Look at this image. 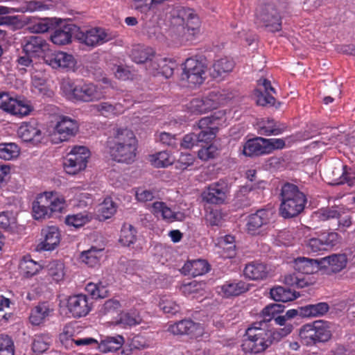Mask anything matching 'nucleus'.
<instances>
[{"mask_svg":"<svg viewBox=\"0 0 355 355\" xmlns=\"http://www.w3.org/2000/svg\"><path fill=\"white\" fill-rule=\"evenodd\" d=\"M116 207L111 199H105L101 205V213L105 219L110 218L116 212Z\"/></svg>","mask_w":355,"mask_h":355,"instance_id":"nucleus-63","label":"nucleus"},{"mask_svg":"<svg viewBox=\"0 0 355 355\" xmlns=\"http://www.w3.org/2000/svg\"><path fill=\"white\" fill-rule=\"evenodd\" d=\"M141 322L142 318L139 313L135 310H130L128 312L121 313L116 323L122 325L123 327H126L136 326L141 324Z\"/></svg>","mask_w":355,"mask_h":355,"instance_id":"nucleus-42","label":"nucleus"},{"mask_svg":"<svg viewBox=\"0 0 355 355\" xmlns=\"http://www.w3.org/2000/svg\"><path fill=\"white\" fill-rule=\"evenodd\" d=\"M279 199V212L284 218H292L300 215L307 202L306 195L297 185L289 182L282 185Z\"/></svg>","mask_w":355,"mask_h":355,"instance_id":"nucleus-3","label":"nucleus"},{"mask_svg":"<svg viewBox=\"0 0 355 355\" xmlns=\"http://www.w3.org/2000/svg\"><path fill=\"white\" fill-rule=\"evenodd\" d=\"M124 342V338L121 335L107 336L98 343V349L103 353L115 352L121 348Z\"/></svg>","mask_w":355,"mask_h":355,"instance_id":"nucleus-33","label":"nucleus"},{"mask_svg":"<svg viewBox=\"0 0 355 355\" xmlns=\"http://www.w3.org/2000/svg\"><path fill=\"white\" fill-rule=\"evenodd\" d=\"M294 268L300 275H311L321 270L320 259L299 257L294 260Z\"/></svg>","mask_w":355,"mask_h":355,"instance_id":"nucleus-29","label":"nucleus"},{"mask_svg":"<svg viewBox=\"0 0 355 355\" xmlns=\"http://www.w3.org/2000/svg\"><path fill=\"white\" fill-rule=\"evenodd\" d=\"M53 305L49 302H40L31 309L29 321L33 325H40L53 314Z\"/></svg>","mask_w":355,"mask_h":355,"instance_id":"nucleus-24","label":"nucleus"},{"mask_svg":"<svg viewBox=\"0 0 355 355\" xmlns=\"http://www.w3.org/2000/svg\"><path fill=\"white\" fill-rule=\"evenodd\" d=\"M257 86L258 88L254 92L257 104L261 106L275 105L276 100L272 95L276 94V91L271 85L270 81L261 78L257 81Z\"/></svg>","mask_w":355,"mask_h":355,"instance_id":"nucleus-16","label":"nucleus"},{"mask_svg":"<svg viewBox=\"0 0 355 355\" xmlns=\"http://www.w3.org/2000/svg\"><path fill=\"white\" fill-rule=\"evenodd\" d=\"M271 298L276 302H287L295 300L298 295L291 288L283 286H277L270 289Z\"/></svg>","mask_w":355,"mask_h":355,"instance_id":"nucleus-37","label":"nucleus"},{"mask_svg":"<svg viewBox=\"0 0 355 355\" xmlns=\"http://www.w3.org/2000/svg\"><path fill=\"white\" fill-rule=\"evenodd\" d=\"M89 157V151L85 146H74L64 162V168L68 174L76 175L84 170Z\"/></svg>","mask_w":355,"mask_h":355,"instance_id":"nucleus-8","label":"nucleus"},{"mask_svg":"<svg viewBox=\"0 0 355 355\" xmlns=\"http://www.w3.org/2000/svg\"><path fill=\"white\" fill-rule=\"evenodd\" d=\"M207 69V67L202 60L197 58H189L183 64L181 78L191 86H199L206 79Z\"/></svg>","mask_w":355,"mask_h":355,"instance_id":"nucleus-6","label":"nucleus"},{"mask_svg":"<svg viewBox=\"0 0 355 355\" xmlns=\"http://www.w3.org/2000/svg\"><path fill=\"white\" fill-rule=\"evenodd\" d=\"M135 198L139 202H146L155 198L153 191L144 187L135 188Z\"/></svg>","mask_w":355,"mask_h":355,"instance_id":"nucleus-62","label":"nucleus"},{"mask_svg":"<svg viewBox=\"0 0 355 355\" xmlns=\"http://www.w3.org/2000/svg\"><path fill=\"white\" fill-rule=\"evenodd\" d=\"M218 292L224 297L239 296L249 290L248 284L243 281L226 282L218 287Z\"/></svg>","mask_w":355,"mask_h":355,"instance_id":"nucleus-28","label":"nucleus"},{"mask_svg":"<svg viewBox=\"0 0 355 355\" xmlns=\"http://www.w3.org/2000/svg\"><path fill=\"white\" fill-rule=\"evenodd\" d=\"M15 223L16 218L12 212L3 211L0 213V227L8 229L15 225Z\"/></svg>","mask_w":355,"mask_h":355,"instance_id":"nucleus-64","label":"nucleus"},{"mask_svg":"<svg viewBox=\"0 0 355 355\" xmlns=\"http://www.w3.org/2000/svg\"><path fill=\"white\" fill-rule=\"evenodd\" d=\"M46 62L53 68L60 67L68 70L73 69L76 61L73 56L63 51H58L48 55Z\"/></svg>","mask_w":355,"mask_h":355,"instance_id":"nucleus-25","label":"nucleus"},{"mask_svg":"<svg viewBox=\"0 0 355 355\" xmlns=\"http://www.w3.org/2000/svg\"><path fill=\"white\" fill-rule=\"evenodd\" d=\"M121 308L119 300L112 298L106 300L100 307L98 313L101 316L112 315L118 312Z\"/></svg>","mask_w":355,"mask_h":355,"instance_id":"nucleus-51","label":"nucleus"},{"mask_svg":"<svg viewBox=\"0 0 355 355\" xmlns=\"http://www.w3.org/2000/svg\"><path fill=\"white\" fill-rule=\"evenodd\" d=\"M94 109L102 116L107 118H113L121 114L124 112V107L121 103H111L110 102H101L94 105Z\"/></svg>","mask_w":355,"mask_h":355,"instance_id":"nucleus-32","label":"nucleus"},{"mask_svg":"<svg viewBox=\"0 0 355 355\" xmlns=\"http://www.w3.org/2000/svg\"><path fill=\"white\" fill-rule=\"evenodd\" d=\"M167 330L173 335H187L191 338H197L202 335L204 329L198 322L191 319H184L169 324Z\"/></svg>","mask_w":355,"mask_h":355,"instance_id":"nucleus-13","label":"nucleus"},{"mask_svg":"<svg viewBox=\"0 0 355 355\" xmlns=\"http://www.w3.org/2000/svg\"><path fill=\"white\" fill-rule=\"evenodd\" d=\"M91 216L86 212H81L76 214L69 215L65 218V223L67 225L78 228L88 223Z\"/></svg>","mask_w":355,"mask_h":355,"instance_id":"nucleus-53","label":"nucleus"},{"mask_svg":"<svg viewBox=\"0 0 355 355\" xmlns=\"http://www.w3.org/2000/svg\"><path fill=\"white\" fill-rule=\"evenodd\" d=\"M102 256V249L92 247L88 250L83 251L80 256V259L88 266L94 267L99 264Z\"/></svg>","mask_w":355,"mask_h":355,"instance_id":"nucleus-38","label":"nucleus"},{"mask_svg":"<svg viewBox=\"0 0 355 355\" xmlns=\"http://www.w3.org/2000/svg\"><path fill=\"white\" fill-rule=\"evenodd\" d=\"M329 304L326 302H319L309 304L302 309L304 315L306 317H317L322 315L329 311Z\"/></svg>","mask_w":355,"mask_h":355,"instance_id":"nucleus-44","label":"nucleus"},{"mask_svg":"<svg viewBox=\"0 0 355 355\" xmlns=\"http://www.w3.org/2000/svg\"><path fill=\"white\" fill-rule=\"evenodd\" d=\"M255 24L272 33L282 30V17L272 1L267 2L257 9Z\"/></svg>","mask_w":355,"mask_h":355,"instance_id":"nucleus-5","label":"nucleus"},{"mask_svg":"<svg viewBox=\"0 0 355 355\" xmlns=\"http://www.w3.org/2000/svg\"><path fill=\"white\" fill-rule=\"evenodd\" d=\"M286 129V125L277 123L274 119H268L260 125L259 133L265 136L279 135L283 133Z\"/></svg>","mask_w":355,"mask_h":355,"instance_id":"nucleus-36","label":"nucleus"},{"mask_svg":"<svg viewBox=\"0 0 355 355\" xmlns=\"http://www.w3.org/2000/svg\"><path fill=\"white\" fill-rule=\"evenodd\" d=\"M338 238L336 232H316L306 241V247L311 252L326 251L336 245Z\"/></svg>","mask_w":355,"mask_h":355,"instance_id":"nucleus-10","label":"nucleus"},{"mask_svg":"<svg viewBox=\"0 0 355 355\" xmlns=\"http://www.w3.org/2000/svg\"><path fill=\"white\" fill-rule=\"evenodd\" d=\"M137 240V230L130 224L124 223L121 227L119 242L123 246H130Z\"/></svg>","mask_w":355,"mask_h":355,"instance_id":"nucleus-41","label":"nucleus"},{"mask_svg":"<svg viewBox=\"0 0 355 355\" xmlns=\"http://www.w3.org/2000/svg\"><path fill=\"white\" fill-rule=\"evenodd\" d=\"M234 67L235 62L232 59L223 58L214 61L210 74L214 78H225L232 71Z\"/></svg>","mask_w":355,"mask_h":355,"instance_id":"nucleus-31","label":"nucleus"},{"mask_svg":"<svg viewBox=\"0 0 355 355\" xmlns=\"http://www.w3.org/2000/svg\"><path fill=\"white\" fill-rule=\"evenodd\" d=\"M347 257L345 254H333L320 259L321 270L327 275L336 274L347 266Z\"/></svg>","mask_w":355,"mask_h":355,"instance_id":"nucleus-20","label":"nucleus"},{"mask_svg":"<svg viewBox=\"0 0 355 355\" xmlns=\"http://www.w3.org/2000/svg\"><path fill=\"white\" fill-rule=\"evenodd\" d=\"M230 193V187L227 180L220 179L206 187L202 193L204 202L211 205H223L225 203Z\"/></svg>","mask_w":355,"mask_h":355,"instance_id":"nucleus-7","label":"nucleus"},{"mask_svg":"<svg viewBox=\"0 0 355 355\" xmlns=\"http://www.w3.org/2000/svg\"><path fill=\"white\" fill-rule=\"evenodd\" d=\"M85 289L92 298H104L107 295V290L101 282L98 284L89 282L86 285Z\"/></svg>","mask_w":355,"mask_h":355,"instance_id":"nucleus-56","label":"nucleus"},{"mask_svg":"<svg viewBox=\"0 0 355 355\" xmlns=\"http://www.w3.org/2000/svg\"><path fill=\"white\" fill-rule=\"evenodd\" d=\"M265 138L257 137L248 139L243 145V153L247 157H259L267 154Z\"/></svg>","mask_w":355,"mask_h":355,"instance_id":"nucleus-27","label":"nucleus"},{"mask_svg":"<svg viewBox=\"0 0 355 355\" xmlns=\"http://www.w3.org/2000/svg\"><path fill=\"white\" fill-rule=\"evenodd\" d=\"M209 270V264L203 259H196L187 261L181 268V272L184 275L197 277L207 273Z\"/></svg>","mask_w":355,"mask_h":355,"instance_id":"nucleus-30","label":"nucleus"},{"mask_svg":"<svg viewBox=\"0 0 355 355\" xmlns=\"http://www.w3.org/2000/svg\"><path fill=\"white\" fill-rule=\"evenodd\" d=\"M150 210L153 214L160 215L164 219L174 220L175 218L174 212L163 202H155L151 205Z\"/></svg>","mask_w":355,"mask_h":355,"instance_id":"nucleus-49","label":"nucleus"},{"mask_svg":"<svg viewBox=\"0 0 355 355\" xmlns=\"http://www.w3.org/2000/svg\"><path fill=\"white\" fill-rule=\"evenodd\" d=\"M17 135L24 142H29L33 145L40 144L43 138L39 124L35 119L23 122L17 130Z\"/></svg>","mask_w":355,"mask_h":355,"instance_id":"nucleus-17","label":"nucleus"},{"mask_svg":"<svg viewBox=\"0 0 355 355\" xmlns=\"http://www.w3.org/2000/svg\"><path fill=\"white\" fill-rule=\"evenodd\" d=\"M0 109L16 116H26L31 112V107L23 101L12 97L8 92H0Z\"/></svg>","mask_w":355,"mask_h":355,"instance_id":"nucleus-12","label":"nucleus"},{"mask_svg":"<svg viewBox=\"0 0 355 355\" xmlns=\"http://www.w3.org/2000/svg\"><path fill=\"white\" fill-rule=\"evenodd\" d=\"M284 306L280 304H270L266 306L261 311L263 316V322L264 326H266V322L270 321L275 317V315L284 311Z\"/></svg>","mask_w":355,"mask_h":355,"instance_id":"nucleus-52","label":"nucleus"},{"mask_svg":"<svg viewBox=\"0 0 355 355\" xmlns=\"http://www.w3.org/2000/svg\"><path fill=\"white\" fill-rule=\"evenodd\" d=\"M243 274L250 280H263L267 278L269 270L266 263L254 261L245 265Z\"/></svg>","mask_w":355,"mask_h":355,"instance_id":"nucleus-26","label":"nucleus"},{"mask_svg":"<svg viewBox=\"0 0 355 355\" xmlns=\"http://www.w3.org/2000/svg\"><path fill=\"white\" fill-rule=\"evenodd\" d=\"M42 241L39 243L38 248L42 250L51 251L54 250L60 242L61 234L59 228L56 226H48L42 230Z\"/></svg>","mask_w":355,"mask_h":355,"instance_id":"nucleus-21","label":"nucleus"},{"mask_svg":"<svg viewBox=\"0 0 355 355\" xmlns=\"http://www.w3.org/2000/svg\"><path fill=\"white\" fill-rule=\"evenodd\" d=\"M107 146L112 159L117 162L131 164L136 158L137 139L129 129L117 128L108 138Z\"/></svg>","mask_w":355,"mask_h":355,"instance_id":"nucleus-2","label":"nucleus"},{"mask_svg":"<svg viewBox=\"0 0 355 355\" xmlns=\"http://www.w3.org/2000/svg\"><path fill=\"white\" fill-rule=\"evenodd\" d=\"M19 148L14 143H1L0 144V159L4 160H11L18 157Z\"/></svg>","mask_w":355,"mask_h":355,"instance_id":"nucleus-47","label":"nucleus"},{"mask_svg":"<svg viewBox=\"0 0 355 355\" xmlns=\"http://www.w3.org/2000/svg\"><path fill=\"white\" fill-rule=\"evenodd\" d=\"M15 344L12 338L5 334H0V355H15Z\"/></svg>","mask_w":355,"mask_h":355,"instance_id":"nucleus-55","label":"nucleus"},{"mask_svg":"<svg viewBox=\"0 0 355 355\" xmlns=\"http://www.w3.org/2000/svg\"><path fill=\"white\" fill-rule=\"evenodd\" d=\"M300 337L306 345H312L318 343L314 322L302 326L300 331Z\"/></svg>","mask_w":355,"mask_h":355,"instance_id":"nucleus-43","label":"nucleus"},{"mask_svg":"<svg viewBox=\"0 0 355 355\" xmlns=\"http://www.w3.org/2000/svg\"><path fill=\"white\" fill-rule=\"evenodd\" d=\"M262 322H254L245 329L241 349L245 354H259L264 352L275 341L286 336L291 331V327L281 331L263 327Z\"/></svg>","mask_w":355,"mask_h":355,"instance_id":"nucleus-1","label":"nucleus"},{"mask_svg":"<svg viewBox=\"0 0 355 355\" xmlns=\"http://www.w3.org/2000/svg\"><path fill=\"white\" fill-rule=\"evenodd\" d=\"M79 130V125L76 120L67 116H61L54 129V136H58L60 141H68L74 137Z\"/></svg>","mask_w":355,"mask_h":355,"instance_id":"nucleus-15","label":"nucleus"},{"mask_svg":"<svg viewBox=\"0 0 355 355\" xmlns=\"http://www.w3.org/2000/svg\"><path fill=\"white\" fill-rule=\"evenodd\" d=\"M52 342L48 334L35 335L32 343V350L35 354H41L48 350Z\"/></svg>","mask_w":355,"mask_h":355,"instance_id":"nucleus-40","label":"nucleus"},{"mask_svg":"<svg viewBox=\"0 0 355 355\" xmlns=\"http://www.w3.org/2000/svg\"><path fill=\"white\" fill-rule=\"evenodd\" d=\"M284 282L287 286L302 288L313 284V281L306 275L293 273L285 275Z\"/></svg>","mask_w":355,"mask_h":355,"instance_id":"nucleus-39","label":"nucleus"},{"mask_svg":"<svg viewBox=\"0 0 355 355\" xmlns=\"http://www.w3.org/2000/svg\"><path fill=\"white\" fill-rule=\"evenodd\" d=\"M159 306L164 313L171 315H175L180 311V306L175 302L168 298H162L159 302Z\"/></svg>","mask_w":355,"mask_h":355,"instance_id":"nucleus-59","label":"nucleus"},{"mask_svg":"<svg viewBox=\"0 0 355 355\" xmlns=\"http://www.w3.org/2000/svg\"><path fill=\"white\" fill-rule=\"evenodd\" d=\"M63 196L55 192L40 193L33 202V212L35 219L49 218L54 212H62L65 206Z\"/></svg>","mask_w":355,"mask_h":355,"instance_id":"nucleus-4","label":"nucleus"},{"mask_svg":"<svg viewBox=\"0 0 355 355\" xmlns=\"http://www.w3.org/2000/svg\"><path fill=\"white\" fill-rule=\"evenodd\" d=\"M252 187L248 185L242 186L235 194V204L240 208L248 207L251 205V200L249 194L252 191Z\"/></svg>","mask_w":355,"mask_h":355,"instance_id":"nucleus-46","label":"nucleus"},{"mask_svg":"<svg viewBox=\"0 0 355 355\" xmlns=\"http://www.w3.org/2000/svg\"><path fill=\"white\" fill-rule=\"evenodd\" d=\"M266 142L267 154H270L275 150H282L286 146V142L284 139L271 138L263 140Z\"/></svg>","mask_w":355,"mask_h":355,"instance_id":"nucleus-61","label":"nucleus"},{"mask_svg":"<svg viewBox=\"0 0 355 355\" xmlns=\"http://www.w3.org/2000/svg\"><path fill=\"white\" fill-rule=\"evenodd\" d=\"M221 95L216 92H211L207 96L192 99L187 105V111L194 114H202L220 105Z\"/></svg>","mask_w":355,"mask_h":355,"instance_id":"nucleus-9","label":"nucleus"},{"mask_svg":"<svg viewBox=\"0 0 355 355\" xmlns=\"http://www.w3.org/2000/svg\"><path fill=\"white\" fill-rule=\"evenodd\" d=\"M53 28L54 22L53 19L49 18H44L41 19L33 24L31 29L32 30L33 33H44L53 29Z\"/></svg>","mask_w":355,"mask_h":355,"instance_id":"nucleus-57","label":"nucleus"},{"mask_svg":"<svg viewBox=\"0 0 355 355\" xmlns=\"http://www.w3.org/2000/svg\"><path fill=\"white\" fill-rule=\"evenodd\" d=\"M184 21V19H183ZM200 21L198 16L189 10L185 19V28L189 34L195 35L199 29Z\"/></svg>","mask_w":355,"mask_h":355,"instance_id":"nucleus-58","label":"nucleus"},{"mask_svg":"<svg viewBox=\"0 0 355 355\" xmlns=\"http://www.w3.org/2000/svg\"><path fill=\"white\" fill-rule=\"evenodd\" d=\"M41 268V266L33 260L31 255H25L20 260L19 266L20 273L26 277L36 275Z\"/></svg>","mask_w":355,"mask_h":355,"instance_id":"nucleus-35","label":"nucleus"},{"mask_svg":"<svg viewBox=\"0 0 355 355\" xmlns=\"http://www.w3.org/2000/svg\"><path fill=\"white\" fill-rule=\"evenodd\" d=\"M78 27L72 24H64L57 27L51 35V42L56 45H65L71 42L72 37H76Z\"/></svg>","mask_w":355,"mask_h":355,"instance_id":"nucleus-23","label":"nucleus"},{"mask_svg":"<svg viewBox=\"0 0 355 355\" xmlns=\"http://www.w3.org/2000/svg\"><path fill=\"white\" fill-rule=\"evenodd\" d=\"M150 161L156 168L167 167L173 163L171 156L165 150L150 155Z\"/></svg>","mask_w":355,"mask_h":355,"instance_id":"nucleus-50","label":"nucleus"},{"mask_svg":"<svg viewBox=\"0 0 355 355\" xmlns=\"http://www.w3.org/2000/svg\"><path fill=\"white\" fill-rule=\"evenodd\" d=\"M314 324L318 343L328 341L331 337V332L329 329L328 323L323 321H315L314 322Z\"/></svg>","mask_w":355,"mask_h":355,"instance_id":"nucleus-54","label":"nucleus"},{"mask_svg":"<svg viewBox=\"0 0 355 355\" xmlns=\"http://www.w3.org/2000/svg\"><path fill=\"white\" fill-rule=\"evenodd\" d=\"M48 274L56 282L64 279L65 275L64 265L60 261H53L48 265Z\"/></svg>","mask_w":355,"mask_h":355,"instance_id":"nucleus-48","label":"nucleus"},{"mask_svg":"<svg viewBox=\"0 0 355 355\" xmlns=\"http://www.w3.org/2000/svg\"><path fill=\"white\" fill-rule=\"evenodd\" d=\"M271 216V210L266 209H259L250 214L246 224L248 232L252 235L256 234L259 228L269 223Z\"/></svg>","mask_w":355,"mask_h":355,"instance_id":"nucleus-22","label":"nucleus"},{"mask_svg":"<svg viewBox=\"0 0 355 355\" xmlns=\"http://www.w3.org/2000/svg\"><path fill=\"white\" fill-rule=\"evenodd\" d=\"M67 307L74 318L87 315L92 309V303L86 295L79 294L69 297Z\"/></svg>","mask_w":355,"mask_h":355,"instance_id":"nucleus-18","label":"nucleus"},{"mask_svg":"<svg viewBox=\"0 0 355 355\" xmlns=\"http://www.w3.org/2000/svg\"><path fill=\"white\" fill-rule=\"evenodd\" d=\"M76 40L89 48H94L108 41L107 34L101 28H92L82 30L78 27L76 33Z\"/></svg>","mask_w":355,"mask_h":355,"instance_id":"nucleus-11","label":"nucleus"},{"mask_svg":"<svg viewBox=\"0 0 355 355\" xmlns=\"http://www.w3.org/2000/svg\"><path fill=\"white\" fill-rule=\"evenodd\" d=\"M71 97L83 102H91L101 98V92L92 83H83L71 87Z\"/></svg>","mask_w":355,"mask_h":355,"instance_id":"nucleus-14","label":"nucleus"},{"mask_svg":"<svg viewBox=\"0 0 355 355\" xmlns=\"http://www.w3.org/2000/svg\"><path fill=\"white\" fill-rule=\"evenodd\" d=\"M341 209L339 207L322 208L314 212L313 217L318 221H326L337 218L340 216Z\"/></svg>","mask_w":355,"mask_h":355,"instance_id":"nucleus-45","label":"nucleus"},{"mask_svg":"<svg viewBox=\"0 0 355 355\" xmlns=\"http://www.w3.org/2000/svg\"><path fill=\"white\" fill-rule=\"evenodd\" d=\"M22 53L39 58L43 55L48 48L46 41L40 36L25 37L21 43Z\"/></svg>","mask_w":355,"mask_h":355,"instance_id":"nucleus-19","label":"nucleus"},{"mask_svg":"<svg viewBox=\"0 0 355 355\" xmlns=\"http://www.w3.org/2000/svg\"><path fill=\"white\" fill-rule=\"evenodd\" d=\"M155 54L153 49L138 44L132 49L130 56L135 62L140 64L151 60Z\"/></svg>","mask_w":355,"mask_h":355,"instance_id":"nucleus-34","label":"nucleus"},{"mask_svg":"<svg viewBox=\"0 0 355 355\" xmlns=\"http://www.w3.org/2000/svg\"><path fill=\"white\" fill-rule=\"evenodd\" d=\"M157 65L158 73L166 78H169L173 74V67L169 64L167 58H159V62H155Z\"/></svg>","mask_w":355,"mask_h":355,"instance_id":"nucleus-60","label":"nucleus"}]
</instances>
